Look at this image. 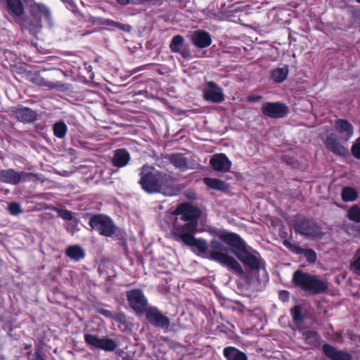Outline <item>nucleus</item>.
<instances>
[{"label":"nucleus","instance_id":"nucleus-10","mask_svg":"<svg viewBox=\"0 0 360 360\" xmlns=\"http://www.w3.org/2000/svg\"><path fill=\"white\" fill-rule=\"evenodd\" d=\"M144 314L147 321L152 326L162 329H168L169 328V319L157 307L149 306Z\"/></svg>","mask_w":360,"mask_h":360},{"label":"nucleus","instance_id":"nucleus-37","mask_svg":"<svg viewBox=\"0 0 360 360\" xmlns=\"http://www.w3.org/2000/svg\"><path fill=\"white\" fill-rule=\"evenodd\" d=\"M8 210L9 213L13 216H18L22 213L21 205L15 202H12L8 204Z\"/></svg>","mask_w":360,"mask_h":360},{"label":"nucleus","instance_id":"nucleus-2","mask_svg":"<svg viewBox=\"0 0 360 360\" xmlns=\"http://www.w3.org/2000/svg\"><path fill=\"white\" fill-rule=\"evenodd\" d=\"M139 183L142 188L147 193H162L165 195L172 196L174 193L172 190L173 186L172 178L164 173L156 170L154 167L147 165L141 167Z\"/></svg>","mask_w":360,"mask_h":360},{"label":"nucleus","instance_id":"nucleus-11","mask_svg":"<svg viewBox=\"0 0 360 360\" xmlns=\"http://www.w3.org/2000/svg\"><path fill=\"white\" fill-rule=\"evenodd\" d=\"M33 176L32 173L18 172L13 169L0 170V181L11 185H16L20 181H30Z\"/></svg>","mask_w":360,"mask_h":360},{"label":"nucleus","instance_id":"nucleus-41","mask_svg":"<svg viewBox=\"0 0 360 360\" xmlns=\"http://www.w3.org/2000/svg\"><path fill=\"white\" fill-rule=\"evenodd\" d=\"M59 217L65 220H71L72 219V213L70 211L63 209H57L56 210Z\"/></svg>","mask_w":360,"mask_h":360},{"label":"nucleus","instance_id":"nucleus-19","mask_svg":"<svg viewBox=\"0 0 360 360\" xmlns=\"http://www.w3.org/2000/svg\"><path fill=\"white\" fill-rule=\"evenodd\" d=\"M191 39L195 46L200 49L206 48L212 43L210 34L201 30L194 31L191 35Z\"/></svg>","mask_w":360,"mask_h":360},{"label":"nucleus","instance_id":"nucleus-22","mask_svg":"<svg viewBox=\"0 0 360 360\" xmlns=\"http://www.w3.org/2000/svg\"><path fill=\"white\" fill-rule=\"evenodd\" d=\"M31 81L33 84L46 88L47 90H63L64 88V84L60 82H51L46 80L44 77L40 76L39 75H34Z\"/></svg>","mask_w":360,"mask_h":360},{"label":"nucleus","instance_id":"nucleus-36","mask_svg":"<svg viewBox=\"0 0 360 360\" xmlns=\"http://www.w3.org/2000/svg\"><path fill=\"white\" fill-rule=\"evenodd\" d=\"M347 217L352 221L360 222V207L358 205H353L349 209Z\"/></svg>","mask_w":360,"mask_h":360},{"label":"nucleus","instance_id":"nucleus-27","mask_svg":"<svg viewBox=\"0 0 360 360\" xmlns=\"http://www.w3.org/2000/svg\"><path fill=\"white\" fill-rule=\"evenodd\" d=\"M224 355L227 360H248L246 354L233 347L224 349Z\"/></svg>","mask_w":360,"mask_h":360},{"label":"nucleus","instance_id":"nucleus-25","mask_svg":"<svg viewBox=\"0 0 360 360\" xmlns=\"http://www.w3.org/2000/svg\"><path fill=\"white\" fill-rule=\"evenodd\" d=\"M170 162L175 167L176 169L184 172L188 169H192L189 165L187 158L181 153L172 154L169 156Z\"/></svg>","mask_w":360,"mask_h":360},{"label":"nucleus","instance_id":"nucleus-31","mask_svg":"<svg viewBox=\"0 0 360 360\" xmlns=\"http://www.w3.org/2000/svg\"><path fill=\"white\" fill-rule=\"evenodd\" d=\"M303 339L305 342L310 345L316 346L319 344V334L313 330H303L302 331Z\"/></svg>","mask_w":360,"mask_h":360},{"label":"nucleus","instance_id":"nucleus-6","mask_svg":"<svg viewBox=\"0 0 360 360\" xmlns=\"http://www.w3.org/2000/svg\"><path fill=\"white\" fill-rule=\"evenodd\" d=\"M129 306L138 315L143 314L148 308L146 297L140 289H133L126 292Z\"/></svg>","mask_w":360,"mask_h":360},{"label":"nucleus","instance_id":"nucleus-35","mask_svg":"<svg viewBox=\"0 0 360 360\" xmlns=\"http://www.w3.org/2000/svg\"><path fill=\"white\" fill-rule=\"evenodd\" d=\"M291 316L293 319L294 322L297 326L302 325L304 317L301 314V307L299 305L295 306L290 310Z\"/></svg>","mask_w":360,"mask_h":360},{"label":"nucleus","instance_id":"nucleus-16","mask_svg":"<svg viewBox=\"0 0 360 360\" xmlns=\"http://www.w3.org/2000/svg\"><path fill=\"white\" fill-rule=\"evenodd\" d=\"M324 144L328 150L335 155L346 156L349 153L347 147L340 143L336 135L334 134H330L327 136Z\"/></svg>","mask_w":360,"mask_h":360},{"label":"nucleus","instance_id":"nucleus-3","mask_svg":"<svg viewBox=\"0 0 360 360\" xmlns=\"http://www.w3.org/2000/svg\"><path fill=\"white\" fill-rule=\"evenodd\" d=\"M214 233L230 247L231 252L241 262L252 269L259 268V258L248 250L245 243L238 235L225 230H216Z\"/></svg>","mask_w":360,"mask_h":360},{"label":"nucleus","instance_id":"nucleus-13","mask_svg":"<svg viewBox=\"0 0 360 360\" xmlns=\"http://www.w3.org/2000/svg\"><path fill=\"white\" fill-rule=\"evenodd\" d=\"M7 11L13 20L21 26L26 25L27 18L21 0H6Z\"/></svg>","mask_w":360,"mask_h":360},{"label":"nucleus","instance_id":"nucleus-50","mask_svg":"<svg viewBox=\"0 0 360 360\" xmlns=\"http://www.w3.org/2000/svg\"><path fill=\"white\" fill-rule=\"evenodd\" d=\"M358 3L360 4V0H356Z\"/></svg>","mask_w":360,"mask_h":360},{"label":"nucleus","instance_id":"nucleus-45","mask_svg":"<svg viewBox=\"0 0 360 360\" xmlns=\"http://www.w3.org/2000/svg\"><path fill=\"white\" fill-rule=\"evenodd\" d=\"M262 98L261 96H250L248 98V101L255 103L259 101Z\"/></svg>","mask_w":360,"mask_h":360},{"label":"nucleus","instance_id":"nucleus-24","mask_svg":"<svg viewBox=\"0 0 360 360\" xmlns=\"http://www.w3.org/2000/svg\"><path fill=\"white\" fill-rule=\"evenodd\" d=\"M130 158V155L126 149H117L114 151L112 164L117 167H124L129 163Z\"/></svg>","mask_w":360,"mask_h":360},{"label":"nucleus","instance_id":"nucleus-15","mask_svg":"<svg viewBox=\"0 0 360 360\" xmlns=\"http://www.w3.org/2000/svg\"><path fill=\"white\" fill-rule=\"evenodd\" d=\"M174 214L181 216L183 221H195L200 216L199 209L190 202L179 205L174 211Z\"/></svg>","mask_w":360,"mask_h":360},{"label":"nucleus","instance_id":"nucleus-26","mask_svg":"<svg viewBox=\"0 0 360 360\" xmlns=\"http://www.w3.org/2000/svg\"><path fill=\"white\" fill-rule=\"evenodd\" d=\"M65 255L70 259L78 262L84 258L85 251L80 245H74L67 248Z\"/></svg>","mask_w":360,"mask_h":360},{"label":"nucleus","instance_id":"nucleus-33","mask_svg":"<svg viewBox=\"0 0 360 360\" xmlns=\"http://www.w3.org/2000/svg\"><path fill=\"white\" fill-rule=\"evenodd\" d=\"M101 24L103 25L112 27L113 28H118L121 30L128 32H130L131 28L129 25L120 24L110 19H103L101 22Z\"/></svg>","mask_w":360,"mask_h":360},{"label":"nucleus","instance_id":"nucleus-48","mask_svg":"<svg viewBox=\"0 0 360 360\" xmlns=\"http://www.w3.org/2000/svg\"><path fill=\"white\" fill-rule=\"evenodd\" d=\"M117 1L122 5H126L129 4V0H117Z\"/></svg>","mask_w":360,"mask_h":360},{"label":"nucleus","instance_id":"nucleus-14","mask_svg":"<svg viewBox=\"0 0 360 360\" xmlns=\"http://www.w3.org/2000/svg\"><path fill=\"white\" fill-rule=\"evenodd\" d=\"M261 110L265 116L271 118H281L288 113V106L279 102L264 103Z\"/></svg>","mask_w":360,"mask_h":360},{"label":"nucleus","instance_id":"nucleus-34","mask_svg":"<svg viewBox=\"0 0 360 360\" xmlns=\"http://www.w3.org/2000/svg\"><path fill=\"white\" fill-rule=\"evenodd\" d=\"M357 198L355 189L351 187H345L342 191V198L345 202L354 201Z\"/></svg>","mask_w":360,"mask_h":360},{"label":"nucleus","instance_id":"nucleus-43","mask_svg":"<svg viewBox=\"0 0 360 360\" xmlns=\"http://www.w3.org/2000/svg\"><path fill=\"white\" fill-rule=\"evenodd\" d=\"M99 313L104 316L106 318L113 319L117 321L121 320V316H123V315L120 314L118 316L114 317L112 312L108 309H101L99 310Z\"/></svg>","mask_w":360,"mask_h":360},{"label":"nucleus","instance_id":"nucleus-5","mask_svg":"<svg viewBox=\"0 0 360 360\" xmlns=\"http://www.w3.org/2000/svg\"><path fill=\"white\" fill-rule=\"evenodd\" d=\"M89 224L101 235L106 237L113 236L117 230V227L112 220L105 215L98 214L93 216L90 219Z\"/></svg>","mask_w":360,"mask_h":360},{"label":"nucleus","instance_id":"nucleus-21","mask_svg":"<svg viewBox=\"0 0 360 360\" xmlns=\"http://www.w3.org/2000/svg\"><path fill=\"white\" fill-rule=\"evenodd\" d=\"M184 39L181 35H175L170 43L169 48L174 53H180L184 58L190 56L189 49L184 46Z\"/></svg>","mask_w":360,"mask_h":360},{"label":"nucleus","instance_id":"nucleus-23","mask_svg":"<svg viewBox=\"0 0 360 360\" xmlns=\"http://www.w3.org/2000/svg\"><path fill=\"white\" fill-rule=\"evenodd\" d=\"M14 113L18 120L25 123L32 122L36 120L37 117V114L34 110L25 107L16 109Z\"/></svg>","mask_w":360,"mask_h":360},{"label":"nucleus","instance_id":"nucleus-8","mask_svg":"<svg viewBox=\"0 0 360 360\" xmlns=\"http://www.w3.org/2000/svg\"><path fill=\"white\" fill-rule=\"evenodd\" d=\"M202 97L205 101L212 103H221L224 99L223 89L215 82H207L202 87Z\"/></svg>","mask_w":360,"mask_h":360},{"label":"nucleus","instance_id":"nucleus-1","mask_svg":"<svg viewBox=\"0 0 360 360\" xmlns=\"http://www.w3.org/2000/svg\"><path fill=\"white\" fill-rule=\"evenodd\" d=\"M188 239L186 245L195 247L201 253H205L209 250V259L228 267L239 276L244 275V271L240 264L229 255V248L221 243L213 240L210 242L209 248V245L205 240L198 239L194 236Z\"/></svg>","mask_w":360,"mask_h":360},{"label":"nucleus","instance_id":"nucleus-29","mask_svg":"<svg viewBox=\"0 0 360 360\" xmlns=\"http://www.w3.org/2000/svg\"><path fill=\"white\" fill-rule=\"evenodd\" d=\"M30 13L33 16L41 14L47 20H51V12L49 8L40 3H34L30 6Z\"/></svg>","mask_w":360,"mask_h":360},{"label":"nucleus","instance_id":"nucleus-30","mask_svg":"<svg viewBox=\"0 0 360 360\" xmlns=\"http://www.w3.org/2000/svg\"><path fill=\"white\" fill-rule=\"evenodd\" d=\"M203 182L206 186L212 189L222 191L226 188V183L218 179L205 177L203 179Z\"/></svg>","mask_w":360,"mask_h":360},{"label":"nucleus","instance_id":"nucleus-32","mask_svg":"<svg viewBox=\"0 0 360 360\" xmlns=\"http://www.w3.org/2000/svg\"><path fill=\"white\" fill-rule=\"evenodd\" d=\"M53 130L56 137L63 139L67 134L68 127L64 122L60 121L53 124Z\"/></svg>","mask_w":360,"mask_h":360},{"label":"nucleus","instance_id":"nucleus-17","mask_svg":"<svg viewBox=\"0 0 360 360\" xmlns=\"http://www.w3.org/2000/svg\"><path fill=\"white\" fill-rule=\"evenodd\" d=\"M210 164L214 170L222 172H229L231 167V162L224 153L214 155L210 160Z\"/></svg>","mask_w":360,"mask_h":360},{"label":"nucleus","instance_id":"nucleus-47","mask_svg":"<svg viewBox=\"0 0 360 360\" xmlns=\"http://www.w3.org/2000/svg\"><path fill=\"white\" fill-rule=\"evenodd\" d=\"M31 360H44L38 352L34 353Z\"/></svg>","mask_w":360,"mask_h":360},{"label":"nucleus","instance_id":"nucleus-28","mask_svg":"<svg viewBox=\"0 0 360 360\" xmlns=\"http://www.w3.org/2000/svg\"><path fill=\"white\" fill-rule=\"evenodd\" d=\"M288 72L289 69L287 65L276 68L271 71V78L275 83H281L287 79Z\"/></svg>","mask_w":360,"mask_h":360},{"label":"nucleus","instance_id":"nucleus-42","mask_svg":"<svg viewBox=\"0 0 360 360\" xmlns=\"http://www.w3.org/2000/svg\"><path fill=\"white\" fill-rule=\"evenodd\" d=\"M352 153L355 158L360 159V137L353 144Z\"/></svg>","mask_w":360,"mask_h":360},{"label":"nucleus","instance_id":"nucleus-39","mask_svg":"<svg viewBox=\"0 0 360 360\" xmlns=\"http://www.w3.org/2000/svg\"><path fill=\"white\" fill-rule=\"evenodd\" d=\"M283 245L288 248L292 252L296 253V254H300L302 252V248H301L299 245L297 244L291 243L288 240H284Z\"/></svg>","mask_w":360,"mask_h":360},{"label":"nucleus","instance_id":"nucleus-38","mask_svg":"<svg viewBox=\"0 0 360 360\" xmlns=\"http://www.w3.org/2000/svg\"><path fill=\"white\" fill-rule=\"evenodd\" d=\"M300 254L304 255L307 261L310 263H314L316 260V254L311 249H302Z\"/></svg>","mask_w":360,"mask_h":360},{"label":"nucleus","instance_id":"nucleus-46","mask_svg":"<svg viewBox=\"0 0 360 360\" xmlns=\"http://www.w3.org/2000/svg\"><path fill=\"white\" fill-rule=\"evenodd\" d=\"M280 298L283 300V301H286L287 300H288V292L287 291H281L280 292Z\"/></svg>","mask_w":360,"mask_h":360},{"label":"nucleus","instance_id":"nucleus-9","mask_svg":"<svg viewBox=\"0 0 360 360\" xmlns=\"http://www.w3.org/2000/svg\"><path fill=\"white\" fill-rule=\"evenodd\" d=\"M181 221L176 220L174 224L172 233L175 239L181 240L184 244L187 243L188 238L193 236V233L196 229L195 221Z\"/></svg>","mask_w":360,"mask_h":360},{"label":"nucleus","instance_id":"nucleus-4","mask_svg":"<svg viewBox=\"0 0 360 360\" xmlns=\"http://www.w3.org/2000/svg\"><path fill=\"white\" fill-rule=\"evenodd\" d=\"M294 284L311 295L321 294L328 289V283L325 278L317 275L304 273L297 270L292 276Z\"/></svg>","mask_w":360,"mask_h":360},{"label":"nucleus","instance_id":"nucleus-7","mask_svg":"<svg viewBox=\"0 0 360 360\" xmlns=\"http://www.w3.org/2000/svg\"><path fill=\"white\" fill-rule=\"evenodd\" d=\"M294 228L297 233L307 238L315 240L321 237L320 227L313 221L297 219L295 223Z\"/></svg>","mask_w":360,"mask_h":360},{"label":"nucleus","instance_id":"nucleus-40","mask_svg":"<svg viewBox=\"0 0 360 360\" xmlns=\"http://www.w3.org/2000/svg\"><path fill=\"white\" fill-rule=\"evenodd\" d=\"M283 245L288 248L292 252L296 253V254H300L302 252V248H301L299 245L297 244L291 243L288 240H284Z\"/></svg>","mask_w":360,"mask_h":360},{"label":"nucleus","instance_id":"nucleus-12","mask_svg":"<svg viewBox=\"0 0 360 360\" xmlns=\"http://www.w3.org/2000/svg\"><path fill=\"white\" fill-rule=\"evenodd\" d=\"M85 342L93 348L101 349L108 352H112L117 347V344L110 338H99L91 334L84 335Z\"/></svg>","mask_w":360,"mask_h":360},{"label":"nucleus","instance_id":"nucleus-18","mask_svg":"<svg viewBox=\"0 0 360 360\" xmlns=\"http://www.w3.org/2000/svg\"><path fill=\"white\" fill-rule=\"evenodd\" d=\"M334 127L340 134V138L343 141H348L352 138L354 134L352 124L346 120L338 119L335 121Z\"/></svg>","mask_w":360,"mask_h":360},{"label":"nucleus","instance_id":"nucleus-49","mask_svg":"<svg viewBox=\"0 0 360 360\" xmlns=\"http://www.w3.org/2000/svg\"><path fill=\"white\" fill-rule=\"evenodd\" d=\"M64 2H69V0H62Z\"/></svg>","mask_w":360,"mask_h":360},{"label":"nucleus","instance_id":"nucleus-44","mask_svg":"<svg viewBox=\"0 0 360 360\" xmlns=\"http://www.w3.org/2000/svg\"><path fill=\"white\" fill-rule=\"evenodd\" d=\"M351 269L360 275V256L358 257L352 264Z\"/></svg>","mask_w":360,"mask_h":360},{"label":"nucleus","instance_id":"nucleus-20","mask_svg":"<svg viewBox=\"0 0 360 360\" xmlns=\"http://www.w3.org/2000/svg\"><path fill=\"white\" fill-rule=\"evenodd\" d=\"M323 352L327 357L332 360H352V355L345 351L338 350L329 345L323 346Z\"/></svg>","mask_w":360,"mask_h":360}]
</instances>
